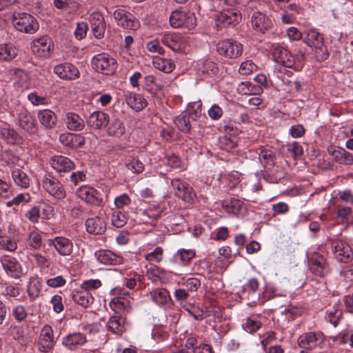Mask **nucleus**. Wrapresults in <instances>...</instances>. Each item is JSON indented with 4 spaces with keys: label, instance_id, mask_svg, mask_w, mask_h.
I'll return each mask as SVG.
<instances>
[{
    "label": "nucleus",
    "instance_id": "58836bf2",
    "mask_svg": "<svg viewBox=\"0 0 353 353\" xmlns=\"http://www.w3.org/2000/svg\"><path fill=\"white\" fill-rule=\"evenodd\" d=\"M109 330L114 334H121L125 331L123 320L119 316H112L108 323Z\"/></svg>",
    "mask_w": 353,
    "mask_h": 353
},
{
    "label": "nucleus",
    "instance_id": "c85d7f7f",
    "mask_svg": "<svg viewBox=\"0 0 353 353\" xmlns=\"http://www.w3.org/2000/svg\"><path fill=\"white\" fill-rule=\"evenodd\" d=\"M67 128L70 130L80 131L84 128V121L77 114L68 112L65 118Z\"/></svg>",
    "mask_w": 353,
    "mask_h": 353
},
{
    "label": "nucleus",
    "instance_id": "9b49d317",
    "mask_svg": "<svg viewBox=\"0 0 353 353\" xmlns=\"http://www.w3.org/2000/svg\"><path fill=\"white\" fill-rule=\"evenodd\" d=\"M332 250L336 258L342 263H348L353 258L350 246L343 241L336 240L332 243Z\"/></svg>",
    "mask_w": 353,
    "mask_h": 353
},
{
    "label": "nucleus",
    "instance_id": "603ef678",
    "mask_svg": "<svg viewBox=\"0 0 353 353\" xmlns=\"http://www.w3.org/2000/svg\"><path fill=\"white\" fill-rule=\"evenodd\" d=\"M257 68V66L250 60L243 62L239 68V73L242 75H249Z\"/></svg>",
    "mask_w": 353,
    "mask_h": 353
},
{
    "label": "nucleus",
    "instance_id": "de8ad7c7",
    "mask_svg": "<svg viewBox=\"0 0 353 353\" xmlns=\"http://www.w3.org/2000/svg\"><path fill=\"white\" fill-rule=\"evenodd\" d=\"M125 132V128L122 123L119 119H114L108 128V133L110 134L119 137L122 135Z\"/></svg>",
    "mask_w": 353,
    "mask_h": 353
},
{
    "label": "nucleus",
    "instance_id": "0eeeda50",
    "mask_svg": "<svg viewBox=\"0 0 353 353\" xmlns=\"http://www.w3.org/2000/svg\"><path fill=\"white\" fill-rule=\"evenodd\" d=\"M324 341L323 334L319 332H307L301 334L298 339V345L301 348L312 349L321 345Z\"/></svg>",
    "mask_w": 353,
    "mask_h": 353
},
{
    "label": "nucleus",
    "instance_id": "f8f14e48",
    "mask_svg": "<svg viewBox=\"0 0 353 353\" xmlns=\"http://www.w3.org/2000/svg\"><path fill=\"white\" fill-rule=\"evenodd\" d=\"M52 46V41L46 36L34 40L31 43L32 52L39 57H49Z\"/></svg>",
    "mask_w": 353,
    "mask_h": 353
},
{
    "label": "nucleus",
    "instance_id": "bb28decb",
    "mask_svg": "<svg viewBox=\"0 0 353 353\" xmlns=\"http://www.w3.org/2000/svg\"><path fill=\"white\" fill-rule=\"evenodd\" d=\"M97 259L105 265H118L123 263V258L110 250H99L96 253Z\"/></svg>",
    "mask_w": 353,
    "mask_h": 353
},
{
    "label": "nucleus",
    "instance_id": "864d4df0",
    "mask_svg": "<svg viewBox=\"0 0 353 353\" xmlns=\"http://www.w3.org/2000/svg\"><path fill=\"white\" fill-rule=\"evenodd\" d=\"M15 74L19 78L17 83L21 89H26L29 87L30 83L28 82V77L27 74L19 69L15 70Z\"/></svg>",
    "mask_w": 353,
    "mask_h": 353
},
{
    "label": "nucleus",
    "instance_id": "2eb2a0df",
    "mask_svg": "<svg viewBox=\"0 0 353 353\" xmlns=\"http://www.w3.org/2000/svg\"><path fill=\"white\" fill-rule=\"evenodd\" d=\"M1 263L6 272L15 278L23 275V270L17 260L10 256L5 255L1 258Z\"/></svg>",
    "mask_w": 353,
    "mask_h": 353
},
{
    "label": "nucleus",
    "instance_id": "1a4fd4ad",
    "mask_svg": "<svg viewBox=\"0 0 353 353\" xmlns=\"http://www.w3.org/2000/svg\"><path fill=\"white\" fill-rule=\"evenodd\" d=\"M172 185L176 196L187 203H190L194 201L195 194L188 183L179 179H173L172 181Z\"/></svg>",
    "mask_w": 353,
    "mask_h": 353
},
{
    "label": "nucleus",
    "instance_id": "f257e3e1",
    "mask_svg": "<svg viewBox=\"0 0 353 353\" xmlns=\"http://www.w3.org/2000/svg\"><path fill=\"white\" fill-rule=\"evenodd\" d=\"M12 23L19 31L26 33L32 34L39 29V23L35 18L26 13L14 14Z\"/></svg>",
    "mask_w": 353,
    "mask_h": 353
},
{
    "label": "nucleus",
    "instance_id": "20e7f679",
    "mask_svg": "<svg viewBox=\"0 0 353 353\" xmlns=\"http://www.w3.org/2000/svg\"><path fill=\"white\" fill-rule=\"evenodd\" d=\"M241 14L234 9H227L217 14L216 26L219 29L234 26L241 20Z\"/></svg>",
    "mask_w": 353,
    "mask_h": 353
},
{
    "label": "nucleus",
    "instance_id": "774afa93",
    "mask_svg": "<svg viewBox=\"0 0 353 353\" xmlns=\"http://www.w3.org/2000/svg\"><path fill=\"white\" fill-rule=\"evenodd\" d=\"M235 146V143L230 139L223 137L220 139L219 147L221 150L230 151Z\"/></svg>",
    "mask_w": 353,
    "mask_h": 353
},
{
    "label": "nucleus",
    "instance_id": "a19ab883",
    "mask_svg": "<svg viewBox=\"0 0 353 353\" xmlns=\"http://www.w3.org/2000/svg\"><path fill=\"white\" fill-rule=\"evenodd\" d=\"M72 299L77 304L86 307L93 302V297L88 292H77L73 294Z\"/></svg>",
    "mask_w": 353,
    "mask_h": 353
},
{
    "label": "nucleus",
    "instance_id": "aec40b11",
    "mask_svg": "<svg viewBox=\"0 0 353 353\" xmlns=\"http://www.w3.org/2000/svg\"><path fill=\"white\" fill-rule=\"evenodd\" d=\"M109 122V116L101 111H96L92 113L88 120L87 123L89 127L94 130H99L105 128Z\"/></svg>",
    "mask_w": 353,
    "mask_h": 353
},
{
    "label": "nucleus",
    "instance_id": "e433bc0d",
    "mask_svg": "<svg viewBox=\"0 0 353 353\" xmlns=\"http://www.w3.org/2000/svg\"><path fill=\"white\" fill-rule=\"evenodd\" d=\"M12 176L17 185L23 188L29 187L30 179L24 171L14 168L12 172Z\"/></svg>",
    "mask_w": 353,
    "mask_h": 353
},
{
    "label": "nucleus",
    "instance_id": "a18cd8bd",
    "mask_svg": "<svg viewBox=\"0 0 353 353\" xmlns=\"http://www.w3.org/2000/svg\"><path fill=\"white\" fill-rule=\"evenodd\" d=\"M305 39L307 44L314 48L323 43V37L314 30L307 32Z\"/></svg>",
    "mask_w": 353,
    "mask_h": 353
},
{
    "label": "nucleus",
    "instance_id": "c9c22d12",
    "mask_svg": "<svg viewBox=\"0 0 353 353\" xmlns=\"http://www.w3.org/2000/svg\"><path fill=\"white\" fill-rule=\"evenodd\" d=\"M152 63L156 69L165 73H170L174 68L173 62L159 57L153 59Z\"/></svg>",
    "mask_w": 353,
    "mask_h": 353
},
{
    "label": "nucleus",
    "instance_id": "ddd939ff",
    "mask_svg": "<svg viewBox=\"0 0 353 353\" xmlns=\"http://www.w3.org/2000/svg\"><path fill=\"white\" fill-rule=\"evenodd\" d=\"M54 72L61 79L73 80L79 77L77 68L69 63H61L54 68Z\"/></svg>",
    "mask_w": 353,
    "mask_h": 353
},
{
    "label": "nucleus",
    "instance_id": "9d476101",
    "mask_svg": "<svg viewBox=\"0 0 353 353\" xmlns=\"http://www.w3.org/2000/svg\"><path fill=\"white\" fill-rule=\"evenodd\" d=\"M193 107L195 108L194 113L183 112L175 120V123L178 128L184 132H188L190 130V118L194 119L201 114V104L200 103H194Z\"/></svg>",
    "mask_w": 353,
    "mask_h": 353
},
{
    "label": "nucleus",
    "instance_id": "49530a36",
    "mask_svg": "<svg viewBox=\"0 0 353 353\" xmlns=\"http://www.w3.org/2000/svg\"><path fill=\"white\" fill-rule=\"evenodd\" d=\"M41 289V283L40 281L32 279L29 282V285L28 286L27 292L29 297L34 300L37 298L40 294V291Z\"/></svg>",
    "mask_w": 353,
    "mask_h": 353
},
{
    "label": "nucleus",
    "instance_id": "4c0bfd02",
    "mask_svg": "<svg viewBox=\"0 0 353 353\" xmlns=\"http://www.w3.org/2000/svg\"><path fill=\"white\" fill-rule=\"evenodd\" d=\"M81 137L72 133L61 134L59 137V141L64 145L70 148L80 146L82 143Z\"/></svg>",
    "mask_w": 353,
    "mask_h": 353
},
{
    "label": "nucleus",
    "instance_id": "c03bdc74",
    "mask_svg": "<svg viewBox=\"0 0 353 353\" xmlns=\"http://www.w3.org/2000/svg\"><path fill=\"white\" fill-rule=\"evenodd\" d=\"M17 55V50L11 45H0V59L8 61L14 58Z\"/></svg>",
    "mask_w": 353,
    "mask_h": 353
},
{
    "label": "nucleus",
    "instance_id": "37998d69",
    "mask_svg": "<svg viewBox=\"0 0 353 353\" xmlns=\"http://www.w3.org/2000/svg\"><path fill=\"white\" fill-rule=\"evenodd\" d=\"M153 301L158 305H163L168 301V292L163 288H159L151 292Z\"/></svg>",
    "mask_w": 353,
    "mask_h": 353
},
{
    "label": "nucleus",
    "instance_id": "393cba45",
    "mask_svg": "<svg viewBox=\"0 0 353 353\" xmlns=\"http://www.w3.org/2000/svg\"><path fill=\"white\" fill-rule=\"evenodd\" d=\"M37 117L41 125L45 128L52 129L57 125V115L50 110L46 109L39 111Z\"/></svg>",
    "mask_w": 353,
    "mask_h": 353
},
{
    "label": "nucleus",
    "instance_id": "423d86ee",
    "mask_svg": "<svg viewBox=\"0 0 353 353\" xmlns=\"http://www.w3.org/2000/svg\"><path fill=\"white\" fill-rule=\"evenodd\" d=\"M161 41L174 52H183L187 46L186 38L175 33L162 34Z\"/></svg>",
    "mask_w": 353,
    "mask_h": 353
},
{
    "label": "nucleus",
    "instance_id": "6e6552de",
    "mask_svg": "<svg viewBox=\"0 0 353 353\" xmlns=\"http://www.w3.org/2000/svg\"><path fill=\"white\" fill-rule=\"evenodd\" d=\"M114 18L119 26L125 29L136 30L139 26V21L135 19V17L123 9L115 10Z\"/></svg>",
    "mask_w": 353,
    "mask_h": 353
},
{
    "label": "nucleus",
    "instance_id": "7c9ffc66",
    "mask_svg": "<svg viewBox=\"0 0 353 353\" xmlns=\"http://www.w3.org/2000/svg\"><path fill=\"white\" fill-rule=\"evenodd\" d=\"M259 159L263 166L270 169L274 164L275 156L274 152L268 148L261 147L259 148Z\"/></svg>",
    "mask_w": 353,
    "mask_h": 353
},
{
    "label": "nucleus",
    "instance_id": "338daca9",
    "mask_svg": "<svg viewBox=\"0 0 353 353\" xmlns=\"http://www.w3.org/2000/svg\"><path fill=\"white\" fill-rule=\"evenodd\" d=\"M26 217L32 223H37L40 217V210L34 206L28 210L26 214Z\"/></svg>",
    "mask_w": 353,
    "mask_h": 353
},
{
    "label": "nucleus",
    "instance_id": "6ab92c4d",
    "mask_svg": "<svg viewBox=\"0 0 353 353\" xmlns=\"http://www.w3.org/2000/svg\"><path fill=\"white\" fill-rule=\"evenodd\" d=\"M92 32L96 38L103 37L105 31V23L102 14L94 12L90 17Z\"/></svg>",
    "mask_w": 353,
    "mask_h": 353
},
{
    "label": "nucleus",
    "instance_id": "4d7b16f0",
    "mask_svg": "<svg viewBox=\"0 0 353 353\" xmlns=\"http://www.w3.org/2000/svg\"><path fill=\"white\" fill-rule=\"evenodd\" d=\"M261 323L258 321L253 320L251 318H248L244 325V329L252 333L256 332L261 327Z\"/></svg>",
    "mask_w": 353,
    "mask_h": 353
},
{
    "label": "nucleus",
    "instance_id": "3c124183",
    "mask_svg": "<svg viewBox=\"0 0 353 353\" xmlns=\"http://www.w3.org/2000/svg\"><path fill=\"white\" fill-rule=\"evenodd\" d=\"M163 251L161 248H157L155 250L145 256V259L150 263H159L162 261Z\"/></svg>",
    "mask_w": 353,
    "mask_h": 353
},
{
    "label": "nucleus",
    "instance_id": "f704fd0d",
    "mask_svg": "<svg viewBox=\"0 0 353 353\" xmlns=\"http://www.w3.org/2000/svg\"><path fill=\"white\" fill-rule=\"evenodd\" d=\"M110 307L118 313L128 312L130 310V303L126 299L117 297L111 301Z\"/></svg>",
    "mask_w": 353,
    "mask_h": 353
},
{
    "label": "nucleus",
    "instance_id": "b1692460",
    "mask_svg": "<svg viewBox=\"0 0 353 353\" xmlns=\"http://www.w3.org/2000/svg\"><path fill=\"white\" fill-rule=\"evenodd\" d=\"M20 126L25 130L33 133L36 130L35 121L31 114L25 108H22L18 117Z\"/></svg>",
    "mask_w": 353,
    "mask_h": 353
},
{
    "label": "nucleus",
    "instance_id": "39448f33",
    "mask_svg": "<svg viewBox=\"0 0 353 353\" xmlns=\"http://www.w3.org/2000/svg\"><path fill=\"white\" fill-rule=\"evenodd\" d=\"M92 63L97 71L106 75L112 74L116 70L115 59L105 54L94 57Z\"/></svg>",
    "mask_w": 353,
    "mask_h": 353
},
{
    "label": "nucleus",
    "instance_id": "f03ea898",
    "mask_svg": "<svg viewBox=\"0 0 353 353\" xmlns=\"http://www.w3.org/2000/svg\"><path fill=\"white\" fill-rule=\"evenodd\" d=\"M170 23L174 28L185 27L191 29L196 25V17L193 13L176 10L171 13Z\"/></svg>",
    "mask_w": 353,
    "mask_h": 353
},
{
    "label": "nucleus",
    "instance_id": "69168bd1",
    "mask_svg": "<svg viewBox=\"0 0 353 353\" xmlns=\"http://www.w3.org/2000/svg\"><path fill=\"white\" fill-rule=\"evenodd\" d=\"M29 244L34 249H38L41 245V237L37 232H31L28 239Z\"/></svg>",
    "mask_w": 353,
    "mask_h": 353
},
{
    "label": "nucleus",
    "instance_id": "e2e57ef3",
    "mask_svg": "<svg viewBox=\"0 0 353 353\" xmlns=\"http://www.w3.org/2000/svg\"><path fill=\"white\" fill-rule=\"evenodd\" d=\"M87 30L88 24L85 22L78 23L74 32L75 37L79 40L83 39L85 36Z\"/></svg>",
    "mask_w": 353,
    "mask_h": 353
},
{
    "label": "nucleus",
    "instance_id": "c756f323",
    "mask_svg": "<svg viewBox=\"0 0 353 353\" xmlns=\"http://www.w3.org/2000/svg\"><path fill=\"white\" fill-rule=\"evenodd\" d=\"M86 341L85 336L80 333L69 334L63 340V344L70 350L83 345Z\"/></svg>",
    "mask_w": 353,
    "mask_h": 353
},
{
    "label": "nucleus",
    "instance_id": "72a5a7b5",
    "mask_svg": "<svg viewBox=\"0 0 353 353\" xmlns=\"http://www.w3.org/2000/svg\"><path fill=\"white\" fill-rule=\"evenodd\" d=\"M128 105L136 111H139L147 105L146 101L139 94L130 93L126 98Z\"/></svg>",
    "mask_w": 353,
    "mask_h": 353
},
{
    "label": "nucleus",
    "instance_id": "ea45409f",
    "mask_svg": "<svg viewBox=\"0 0 353 353\" xmlns=\"http://www.w3.org/2000/svg\"><path fill=\"white\" fill-rule=\"evenodd\" d=\"M332 155L334 159L339 163L349 165L353 164V155L345 150H335Z\"/></svg>",
    "mask_w": 353,
    "mask_h": 353
},
{
    "label": "nucleus",
    "instance_id": "6e6d98bb",
    "mask_svg": "<svg viewBox=\"0 0 353 353\" xmlns=\"http://www.w3.org/2000/svg\"><path fill=\"white\" fill-rule=\"evenodd\" d=\"M28 99L34 105H47L48 103V99L44 97L32 92L28 94Z\"/></svg>",
    "mask_w": 353,
    "mask_h": 353
},
{
    "label": "nucleus",
    "instance_id": "0e129e2a",
    "mask_svg": "<svg viewBox=\"0 0 353 353\" xmlns=\"http://www.w3.org/2000/svg\"><path fill=\"white\" fill-rule=\"evenodd\" d=\"M0 245L8 251H14L17 248V243L8 238L0 237Z\"/></svg>",
    "mask_w": 353,
    "mask_h": 353
},
{
    "label": "nucleus",
    "instance_id": "13d9d810",
    "mask_svg": "<svg viewBox=\"0 0 353 353\" xmlns=\"http://www.w3.org/2000/svg\"><path fill=\"white\" fill-rule=\"evenodd\" d=\"M254 86L249 81L242 82L238 87L239 93L242 94H252L255 93Z\"/></svg>",
    "mask_w": 353,
    "mask_h": 353
},
{
    "label": "nucleus",
    "instance_id": "052dcab7",
    "mask_svg": "<svg viewBox=\"0 0 353 353\" xmlns=\"http://www.w3.org/2000/svg\"><path fill=\"white\" fill-rule=\"evenodd\" d=\"M101 283L99 279H90L84 281L81 285V288L86 292L95 290L101 287Z\"/></svg>",
    "mask_w": 353,
    "mask_h": 353
},
{
    "label": "nucleus",
    "instance_id": "4468645a",
    "mask_svg": "<svg viewBox=\"0 0 353 353\" xmlns=\"http://www.w3.org/2000/svg\"><path fill=\"white\" fill-rule=\"evenodd\" d=\"M43 187L50 195L55 198L61 199L65 196V192L62 185L51 176H46L43 179Z\"/></svg>",
    "mask_w": 353,
    "mask_h": 353
},
{
    "label": "nucleus",
    "instance_id": "2f4dec72",
    "mask_svg": "<svg viewBox=\"0 0 353 353\" xmlns=\"http://www.w3.org/2000/svg\"><path fill=\"white\" fill-rule=\"evenodd\" d=\"M310 270L314 274L319 276H323L329 270L325 261L321 257L311 260Z\"/></svg>",
    "mask_w": 353,
    "mask_h": 353
},
{
    "label": "nucleus",
    "instance_id": "a211bd4d",
    "mask_svg": "<svg viewBox=\"0 0 353 353\" xmlns=\"http://www.w3.org/2000/svg\"><path fill=\"white\" fill-rule=\"evenodd\" d=\"M272 57L274 61L285 67L290 68L294 63V59L288 50L279 46L274 48Z\"/></svg>",
    "mask_w": 353,
    "mask_h": 353
},
{
    "label": "nucleus",
    "instance_id": "680f3d73",
    "mask_svg": "<svg viewBox=\"0 0 353 353\" xmlns=\"http://www.w3.org/2000/svg\"><path fill=\"white\" fill-rule=\"evenodd\" d=\"M315 54L318 61H323L328 57V52L324 44H321L319 46L314 48Z\"/></svg>",
    "mask_w": 353,
    "mask_h": 353
},
{
    "label": "nucleus",
    "instance_id": "4be33fe9",
    "mask_svg": "<svg viewBox=\"0 0 353 353\" xmlns=\"http://www.w3.org/2000/svg\"><path fill=\"white\" fill-rule=\"evenodd\" d=\"M51 166L58 172H68L74 169V163L63 156H55L50 159Z\"/></svg>",
    "mask_w": 353,
    "mask_h": 353
},
{
    "label": "nucleus",
    "instance_id": "473e14b6",
    "mask_svg": "<svg viewBox=\"0 0 353 353\" xmlns=\"http://www.w3.org/2000/svg\"><path fill=\"white\" fill-rule=\"evenodd\" d=\"M222 206L228 212L235 215L239 214L243 208V202L234 198L223 201Z\"/></svg>",
    "mask_w": 353,
    "mask_h": 353
},
{
    "label": "nucleus",
    "instance_id": "5fc2aeb1",
    "mask_svg": "<svg viewBox=\"0 0 353 353\" xmlns=\"http://www.w3.org/2000/svg\"><path fill=\"white\" fill-rule=\"evenodd\" d=\"M176 256H179L181 262L186 263L194 257L195 253L192 250L183 249L178 251Z\"/></svg>",
    "mask_w": 353,
    "mask_h": 353
},
{
    "label": "nucleus",
    "instance_id": "09e8293b",
    "mask_svg": "<svg viewBox=\"0 0 353 353\" xmlns=\"http://www.w3.org/2000/svg\"><path fill=\"white\" fill-rule=\"evenodd\" d=\"M125 165L128 170L135 174L141 173L144 169L143 163L134 158L128 160Z\"/></svg>",
    "mask_w": 353,
    "mask_h": 353
},
{
    "label": "nucleus",
    "instance_id": "dca6fc26",
    "mask_svg": "<svg viewBox=\"0 0 353 353\" xmlns=\"http://www.w3.org/2000/svg\"><path fill=\"white\" fill-rule=\"evenodd\" d=\"M54 345L52 329L49 325H45L40 333L38 341L39 349L43 352H48Z\"/></svg>",
    "mask_w": 353,
    "mask_h": 353
},
{
    "label": "nucleus",
    "instance_id": "5701e85b",
    "mask_svg": "<svg viewBox=\"0 0 353 353\" xmlns=\"http://www.w3.org/2000/svg\"><path fill=\"white\" fill-rule=\"evenodd\" d=\"M49 245L54 246L59 254L62 256H69L72 252V242L64 237H56L50 241Z\"/></svg>",
    "mask_w": 353,
    "mask_h": 353
},
{
    "label": "nucleus",
    "instance_id": "a878e982",
    "mask_svg": "<svg viewBox=\"0 0 353 353\" xmlns=\"http://www.w3.org/2000/svg\"><path fill=\"white\" fill-rule=\"evenodd\" d=\"M85 226L89 233L94 234H102L106 230V225L104 220L99 216L87 219Z\"/></svg>",
    "mask_w": 353,
    "mask_h": 353
},
{
    "label": "nucleus",
    "instance_id": "8fccbe9b",
    "mask_svg": "<svg viewBox=\"0 0 353 353\" xmlns=\"http://www.w3.org/2000/svg\"><path fill=\"white\" fill-rule=\"evenodd\" d=\"M127 223V217L120 211H115L112 215V224L117 228H121Z\"/></svg>",
    "mask_w": 353,
    "mask_h": 353
},
{
    "label": "nucleus",
    "instance_id": "79ce46f5",
    "mask_svg": "<svg viewBox=\"0 0 353 353\" xmlns=\"http://www.w3.org/2000/svg\"><path fill=\"white\" fill-rule=\"evenodd\" d=\"M66 211L69 214L74 218L81 216L84 214V209L82 206L77 203L73 202L70 200H68L67 203H65Z\"/></svg>",
    "mask_w": 353,
    "mask_h": 353
},
{
    "label": "nucleus",
    "instance_id": "7ed1b4c3",
    "mask_svg": "<svg viewBox=\"0 0 353 353\" xmlns=\"http://www.w3.org/2000/svg\"><path fill=\"white\" fill-rule=\"evenodd\" d=\"M216 50L226 58L236 59L242 54V45L232 39L220 41L216 45Z\"/></svg>",
    "mask_w": 353,
    "mask_h": 353
},
{
    "label": "nucleus",
    "instance_id": "bf43d9fd",
    "mask_svg": "<svg viewBox=\"0 0 353 353\" xmlns=\"http://www.w3.org/2000/svg\"><path fill=\"white\" fill-rule=\"evenodd\" d=\"M147 49L150 52H157L159 54L164 53L163 48L160 46L158 39L152 40L147 43Z\"/></svg>",
    "mask_w": 353,
    "mask_h": 353
},
{
    "label": "nucleus",
    "instance_id": "412c9836",
    "mask_svg": "<svg viewBox=\"0 0 353 353\" xmlns=\"http://www.w3.org/2000/svg\"><path fill=\"white\" fill-rule=\"evenodd\" d=\"M251 23L256 30L264 32L272 26L269 17L261 12H254L252 16Z\"/></svg>",
    "mask_w": 353,
    "mask_h": 353
},
{
    "label": "nucleus",
    "instance_id": "f3484780",
    "mask_svg": "<svg viewBox=\"0 0 353 353\" xmlns=\"http://www.w3.org/2000/svg\"><path fill=\"white\" fill-rule=\"evenodd\" d=\"M77 194L79 199L90 204L99 205L101 202L100 194L95 189L90 186L79 188L77 191Z\"/></svg>",
    "mask_w": 353,
    "mask_h": 353
},
{
    "label": "nucleus",
    "instance_id": "cd10ccee",
    "mask_svg": "<svg viewBox=\"0 0 353 353\" xmlns=\"http://www.w3.org/2000/svg\"><path fill=\"white\" fill-rule=\"evenodd\" d=\"M0 137L10 144L18 143L21 141L15 131L10 129L8 123L2 121H0Z\"/></svg>",
    "mask_w": 353,
    "mask_h": 353
}]
</instances>
